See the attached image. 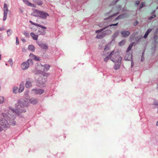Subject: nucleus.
Masks as SVG:
<instances>
[{
    "label": "nucleus",
    "instance_id": "1",
    "mask_svg": "<svg viewBox=\"0 0 158 158\" xmlns=\"http://www.w3.org/2000/svg\"><path fill=\"white\" fill-rule=\"evenodd\" d=\"M27 106V102L23 99H19L16 105V109H15V113L19 115L22 113L26 112V110L23 109V108Z\"/></svg>",
    "mask_w": 158,
    "mask_h": 158
},
{
    "label": "nucleus",
    "instance_id": "2",
    "mask_svg": "<svg viewBox=\"0 0 158 158\" xmlns=\"http://www.w3.org/2000/svg\"><path fill=\"white\" fill-rule=\"evenodd\" d=\"M122 59V57L117 55L114 60L112 59H110L113 62L115 63L114 68L115 70H117L119 68Z\"/></svg>",
    "mask_w": 158,
    "mask_h": 158
},
{
    "label": "nucleus",
    "instance_id": "3",
    "mask_svg": "<svg viewBox=\"0 0 158 158\" xmlns=\"http://www.w3.org/2000/svg\"><path fill=\"white\" fill-rule=\"evenodd\" d=\"M10 124L11 125H15V123H11L10 122L8 123L7 121L4 118L0 117V125L2 127L7 128L9 127Z\"/></svg>",
    "mask_w": 158,
    "mask_h": 158
},
{
    "label": "nucleus",
    "instance_id": "4",
    "mask_svg": "<svg viewBox=\"0 0 158 158\" xmlns=\"http://www.w3.org/2000/svg\"><path fill=\"white\" fill-rule=\"evenodd\" d=\"M35 12L37 16L42 19H46L49 16V14L45 11L36 10Z\"/></svg>",
    "mask_w": 158,
    "mask_h": 158
},
{
    "label": "nucleus",
    "instance_id": "5",
    "mask_svg": "<svg viewBox=\"0 0 158 158\" xmlns=\"http://www.w3.org/2000/svg\"><path fill=\"white\" fill-rule=\"evenodd\" d=\"M43 74L40 75V76L42 78L40 79L39 78L38 80L39 84H40L39 85L40 86H43L45 84L46 82V78L48 74L46 73H43Z\"/></svg>",
    "mask_w": 158,
    "mask_h": 158
},
{
    "label": "nucleus",
    "instance_id": "6",
    "mask_svg": "<svg viewBox=\"0 0 158 158\" xmlns=\"http://www.w3.org/2000/svg\"><path fill=\"white\" fill-rule=\"evenodd\" d=\"M33 62L32 59H28L27 61L23 62L21 65V68L23 70H25L27 69L30 64L33 65Z\"/></svg>",
    "mask_w": 158,
    "mask_h": 158
},
{
    "label": "nucleus",
    "instance_id": "7",
    "mask_svg": "<svg viewBox=\"0 0 158 158\" xmlns=\"http://www.w3.org/2000/svg\"><path fill=\"white\" fill-rule=\"evenodd\" d=\"M117 55V53L114 52V51H113L110 53L109 55L104 59V61L107 62L109 59H112L113 60L114 59Z\"/></svg>",
    "mask_w": 158,
    "mask_h": 158
},
{
    "label": "nucleus",
    "instance_id": "8",
    "mask_svg": "<svg viewBox=\"0 0 158 158\" xmlns=\"http://www.w3.org/2000/svg\"><path fill=\"white\" fill-rule=\"evenodd\" d=\"M33 82L32 80L30 78H27L26 79L25 84L26 87L27 88H30L32 86V83Z\"/></svg>",
    "mask_w": 158,
    "mask_h": 158
},
{
    "label": "nucleus",
    "instance_id": "9",
    "mask_svg": "<svg viewBox=\"0 0 158 158\" xmlns=\"http://www.w3.org/2000/svg\"><path fill=\"white\" fill-rule=\"evenodd\" d=\"M118 14V13H116L115 14H114L113 15H110V12L106 13L104 14V17L107 16L108 17L106 18H104V20H106L107 19H110L112 17L114 16H116Z\"/></svg>",
    "mask_w": 158,
    "mask_h": 158
},
{
    "label": "nucleus",
    "instance_id": "10",
    "mask_svg": "<svg viewBox=\"0 0 158 158\" xmlns=\"http://www.w3.org/2000/svg\"><path fill=\"white\" fill-rule=\"evenodd\" d=\"M32 91L34 93L39 94H43L44 92V90L42 89H32Z\"/></svg>",
    "mask_w": 158,
    "mask_h": 158
},
{
    "label": "nucleus",
    "instance_id": "11",
    "mask_svg": "<svg viewBox=\"0 0 158 158\" xmlns=\"http://www.w3.org/2000/svg\"><path fill=\"white\" fill-rule=\"evenodd\" d=\"M132 57V53H130L127 52L126 53V54L124 58V60H131Z\"/></svg>",
    "mask_w": 158,
    "mask_h": 158
},
{
    "label": "nucleus",
    "instance_id": "12",
    "mask_svg": "<svg viewBox=\"0 0 158 158\" xmlns=\"http://www.w3.org/2000/svg\"><path fill=\"white\" fill-rule=\"evenodd\" d=\"M118 23H117L115 24H110L109 26H108L106 27L103 28L102 29H101L100 30H97L95 32H96V33H98L99 32H101L103 31L104 30H105L107 27H111L112 26H116L117 25H118Z\"/></svg>",
    "mask_w": 158,
    "mask_h": 158
},
{
    "label": "nucleus",
    "instance_id": "13",
    "mask_svg": "<svg viewBox=\"0 0 158 158\" xmlns=\"http://www.w3.org/2000/svg\"><path fill=\"white\" fill-rule=\"evenodd\" d=\"M130 32L128 31H122L121 32V34H122L123 37H126L130 35Z\"/></svg>",
    "mask_w": 158,
    "mask_h": 158
},
{
    "label": "nucleus",
    "instance_id": "14",
    "mask_svg": "<svg viewBox=\"0 0 158 158\" xmlns=\"http://www.w3.org/2000/svg\"><path fill=\"white\" fill-rule=\"evenodd\" d=\"M29 56L32 59L36 61H40V59L39 57H38L32 54L31 53L29 55Z\"/></svg>",
    "mask_w": 158,
    "mask_h": 158
},
{
    "label": "nucleus",
    "instance_id": "15",
    "mask_svg": "<svg viewBox=\"0 0 158 158\" xmlns=\"http://www.w3.org/2000/svg\"><path fill=\"white\" fill-rule=\"evenodd\" d=\"M127 17V15L126 13L123 14L119 15L114 19V20H119L120 19H122L126 17Z\"/></svg>",
    "mask_w": 158,
    "mask_h": 158
},
{
    "label": "nucleus",
    "instance_id": "16",
    "mask_svg": "<svg viewBox=\"0 0 158 158\" xmlns=\"http://www.w3.org/2000/svg\"><path fill=\"white\" fill-rule=\"evenodd\" d=\"M29 22L31 24L33 25L36 26H37L40 27L42 28H44L45 29H46V27H45L42 26L40 24H38L36 23H34L31 21L30 20Z\"/></svg>",
    "mask_w": 158,
    "mask_h": 158
},
{
    "label": "nucleus",
    "instance_id": "17",
    "mask_svg": "<svg viewBox=\"0 0 158 158\" xmlns=\"http://www.w3.org/2000/svg\"><path fill=\"white\" fill-rule=\"evenodd\" d=\"M50 66L48 64H45L44 66H42V69L44 71H48L50 68Z\"/></svg>",
    "mask_w": 158,
    "mask_h": 158
},
{
    "label": "nucleus",
    "instance_id": "18",
    "mask_svg": "<svg viewBox=\"0 0 158 158\" xmlns=\"http://www.w3.org/2000/svg\"><path fill=\"white\" fill-rule=\"evenodd\" d=\"M30 103L34 104H36L38 102V100L36 98H32L30 99L29 100Z\"/></svg>",
    "mask_w": 158,
    "mask_h": 158
},
{
    "label": "nucleus",
    "instance_id": "19",
    "mask_svg": "<svg viewBox=\"0 0 158 158\" xmlns=\"http://www.w3.org/2000/svg\"><path fill=\"white\" fill-rule=\"evenodd\" d=\"M38 45L43 49H48V47L47 45L45 44L39 43L38 44Z\"/></svg>",
    "mask_w": 158,
    "mask_h": 158
},
{
    "label": "nucleus",
    "instance_id": "20",
    "mask_svg": "<svg viewBox=\"0 0 158 158\" xmlns=\"http://www.w3.org/2000/svg\"><path fill=\"white\" fill-rule=\"evenodd\" d=\"M24 86L23 83L20 84L19 88V92L21 93L24 90Z\"/></svg>",
    "mask_w": 158,
    "mask_h": 158
},
{
    "label": "nucleus",
    "instance_id": "21",
    "mask_svg": "<svg viewBox=\"0 0 158 158\" xmlns=\"http://www.w3.org/2000/svg\"><path fill=\"white\" fill-rule=\"evenodd\" d=\"M105 35L104 33H100L97 35L96 38L97 39H102L103 38Z\"/></svg>",
    "mask_w": 158,
    "mask_h": 158
},
{
    "label": "nucleus",
    "instance_id": "22",
    "mask_svg": "<svg viewBox=\"0 0 158 158\" xmlns=\"http://www.w3.org/2000/svg\"><path fill=\"white\" fill-rule=\"evenodd\" d=\"M23 1L25 2V1H26V3L28 6H31L32 7H35L36 6H35L34 5V4H32L30 2H29L27 1V0H23Z\"/></svg>",
    "mask_w": 158,
    "mask_h": 158
},
{
    "label": "nucleus",
    "instance_id": "23",
    "mask_svg": "<svg viewBox=\"0 0 158 158\" xmlns=\"http://www.w3.org/2000/svg\"><path fill=\"white\" fill-rule=\"evenodd\" d=\"M31 37L32 38L35 40H37L38 39V36L35 35L33 33H31L30 34Z\"/></svg>",
    "mask_w": 158,
    "mask_h": 158
},
{
    "label": "nucleus",
    "instance_id": "24",
    "mask_svg": "<svg viewBox=\"0 0 158 158\" xmlns=\"http://www.w3.org/2000/svg\"><path fill=\"white\" fill-rule=\"evenodd\" d=\"M28 49L29 50L33 52L35 50V47L32 45H30L28 47Z\"/></svg>",
    "mask_w": 158,
    "mask_h": 158
},
{
    "label": "nucleus",
    "instance_id": "25",
    "mask_svg": "<svg viewBox=\"0 0 158 158\" xmlns=\"http://www.w3.org/2000/svg\"><path fill=\"white\" fill-rule=\"evenodd\" d=\"M3 11L10 12V10H9L8 9L7 5L6 4H4L3 7Z\"/></svg>",
    "mask_w": 158,
    "mask_h": 158
},
{
    "label": "nucleus",
    "instance_id": "26",
    "mask_svg": "<svg viewBox=\"0 0 158 158\" xmlns=\"http://www.w3.org/2000/svg\"><path fill=\"white\" fill-rule=\"evenodd\" d=\"M4 14H3V21H5L6 19L7 18V14L8 12V11H3Z\"/></svg>",
    "mask_w": 158,
    "mask_h": 158
},
{
    "label": "nucleus",
    "instance_id": "27",
    "mask_svg": "<svg viewBox=\"0 0 158 158\" xmlns=\"http://www.w3.org/2000/svg\"><path fill=\"white\" fill-rule=\"evenodd\" d=\"M34 2L37 5H41L43 4L42 2L40 0H37V1H35Z\"/></svg>",
    "mask_w": 158,
    "mask_h": 158
},
{
    "label": "nucleus",
    "instance_id": "28",
    "mask_svg": "<svg viewBox=\"0 0 158 158\" xmlns=\"http://www.w3.org/2000/svg\"><path fill=\"white\" fill-rule=\"evenodd\" d=\"M132 46H133V44H130L128 46V47L127 49L126 52H128L131 49Z\"/></svg>",
    "mask_w": 158,
    "mask_h": 158
},
{
    "label": "nucleus",
    "instance_id": "29",
    "mask_svg": "<svg viewBox=\"0 0 158 158\" xmlns=\"http://www.w3.org/2000/svg\"><path fill=\"white\" fill-rule=\"evenodd\" d=\"M7 33L8 35H10L12 33V31L11 29L8 30L7 31Z\"/></svg>",
    "mask_w": 158,
    "mask_h": 158
},
{
    "label": "nucleus",
    "instance_id": "30",
    "mask_svg": "<svg viewBox=\"0 0 158 158\" xmlns=\"http://www.w3.org/2000/svg\"><path fill=\"white\" fill-rule=\"evenodd\" d=\"M125 43V40H123L119 43V45L120 46H122Z\"/></svg>",
    "mask_w": 158,
    "mask_h": 158
},
{
    "label": "nucleus",
    "instance_id": "31",
    "mask_svg": "<svg viewBox=\"0 0 158 158\" xmlns=\"http://www.w3.org/2000/svg\"><path fill=\"white\" fill-rule=\"evenodd\" d=\"M4 102V98L3 97L0 96V104H2Z\"/></svg>",
    "mask_w": 158,
    "mask_h": 158
},
{
    "label": "nucleus",
    "instance_id": "32",
    "mask_svg": "<svg viewBox=\"0 0 158 158\" xmlns=\"http://www.w3.org/2000/svg\"><path fill=\"white\" fill-rule=\"evenodd\" d=\"M23 34L26 37H29V33L28 32H27V31H25L23 32Z\"/></svg>",
    "mask_w": 158,
    "mask_h": 158
},
{
    "label": "nucleus",
    "instance_id": "33",
    "mask_svg": "<svg viewBox=\"0 0 158 158\" xmlns=\"http://www.w3.org/2000/svg\"><path fill=\"white\" fill-rule=\"evenodd\" d=\"M18 87H14L13 88V92L15 93H16V91H17Z\"/></svg>",
    "mask_w": 158,
    "mask_h": 158
},
{
    "label": "nucleus",
    "instance_id": "34",
    "mask_svg": "<svg viewBox=\"0 0 158 158\" xmlns=\"http://www.w3.org/2000/svg\"><path fill=\"white\" fill-rule=\"evenodd\" d=\"M145 3L143 2H142L139 6V9H141L143 6L144 5Z\"/></svg>",
    "mask_w": 158,
    "mask_h": 158
},
{
    "label": "nucleus",
    "instance_id": "35",
    "mask_svg": "<svg viewBox=\"0 0 158 158\" xmlns=\"http://www.w3.org/2000/svg\"><path fill=\"white\" fill-rule=\"evenodd\" d=\"M16 45H18L19 44V39H18V37H16Z\"/></svg>",
    "mask_w": 158,
    "mask_h": 158
},
{
    "label": "nucleus",
    "instance_id": "36",
    "mask_svg": "<svg viewBox=\"0 0 158 158\" xmlns=\"http://www.w3.org/2000/svg\"><path fill=\"white\" fill-rule=\"evenodd\" d=\"M149 33L148 32H146L145 34L144 35L143 38H146L148 35Z\"/></svg>",
    "mask_w": 158,
    "mask_h": 158
},
{
    "label": "nucleus",
    "instance_id": "37",
    "mask_svg": "<svg viewBox=\"0 0 158 158\" xmlns=\"http://www.w3.org/2000/svg\"><path fill=\"white\" fill-rule=\"evenodd\" d=\"M9 62L10 64V65H12V64H13L12 63L13 61H12V59H10L9 60Z\"/></svg>",
    "mask_w": 158,
    "mask_h": 158
},
{
    "label": "nucleus",
    "instance_id": "38",
    "mask_svg": "<svg viewBox=\"0 0 158 158\" xmlns=\"http://www.w3.org/2000/svg\"><path fill=\"white\" fill-rule=\"evenodd\" d=\"M156 17V15H153L150 18H149V20H151L152 19L155 18Z\"/></svg>",
    "mask_w": 158,
    "mask_h": 158
},
{
    "label": "nucleus",
    "instance_id": "39",
    "mask_svg": "<svg viewBox=\"0 0 158 158\" xmlns=\"http://www.w3.org/2000/svg\"><path fill=\"white\" fill-rule=\"evenodd\" d=\"M118 34V32H115L114 35V37H116V36H117Z\"/></svg>",
    "mask_w": 158,
    "mask_h": 158
},
{
    "label": "nucleus",
    "instance_id": "40",
    "mask_svg": "<svg viewBox=\"0 0 158 158\" xmlns=\"http://www.w3.org/2000/svg\"><path fill=\"white\" fill-rule=\"evenodd\" d=\"M140 3V2L139 1H137L135 2V4L138 6Z\"/></svg>",
    "mask_w": 158,
    "mask_h": 158
},
{
    "label": "nucleus",
    "instance_id": "41",
    "mask_svg": "<svg viewBox=\"0 0 158 158\" xmlns=\"http://www.w3.org/2000/svg\"><path fill=\"white\" fill-rule=\"evenodd\" d=\"M152 29H148L146 32H148V33L149 34V33L152 31Z\"/></svg>",
    "mask_w": 158,
    "mask_h": 158
},
{
    "label": "nucleus",
    "instance_id": "42",
    "mask_svg": "<svg viewBox=\"0 0 158 158\" xmlns=\"http://www.w3.org/2000/svg\"><path fill=\"white\" fill-rule=\"evenodd\" d=\"M138 22L137 21H136V22L134 23V25L136 26L138 24Z\"/></svg>",
    "mask_w": 158,
    "mask_h": 158
},
{
    "label": "nucleus",
    "instance_id": "43",
    "mask_svg": "<svg viewBox=\"0 0 158 158\" xmlns=\"http://www.w3.org/2000/svg\"><path fill=\"white\" fill-rule=\"evenodd\" d=\"M134 64V63H133V62L132 61H131V68H132L133 66V65Z\"/></svg>",
    "mask_w": 158,
    "mask_h": 158
},
{
    "label": "nucleus",
    "instance_id": "44",
    "mask_svg": "<svg viewBox=\"0 0 158 158\" xmlns=\"http://www.w3.org/2000/svg\"><path fill=\"white\" fill-rule=\"evenodd\" d=\"M2 30H3L2 28L0 27V31H2Z\"/></svg>",
    "mask_w": 158,
    "mask_h": 158
},
{
    "label": "nucleus",
    "instance_id": "45",
    "mask_svg": "<svg viewBox=\"0 0 158 158\" xmlns=\"http://www.w3.org/2000/svg\"><path fill=\"white\" fill-rule=\"evenodd\" d=\"M156 125L157 126H158V121H157V122L156 123Z\"/></svg>",
    "mask_w": 158,
    "mask_h": 158
},
{
    "label": "nucleus",
    "instance_id": "46",
    "mask_svg": "<svg viewBox=\"0 0 158 158\" xmlns=\"http://www.w3.org/2000/svg\"><path fill=\"white\" fill-rule=\"evenodd\" d=\"M155 11H153L152 13H154L155 12Z\"/></svg>",
    "mask_w": 158,
    "mask_h": 158
},
{
    "label": "nucleus",
    "instance_id": "47",
    "mask_svg": "<svg viewBox=\"0 0 158 158\" xmlns=\"http://www.w3.org/2000/svg\"><path fill=\"white\" fill-rule=\"evenodd\" d=\"M1 55L0 54V60L1 59Z\"/></svg>",
    "mask_w": 158,
    "mask_h": 158
},
{
    "label": "nucleus",
    "instance_id": "48",
    "mask_svg": "<svg viewBox=\"0 0 158 158\" xmlns=\"http://www.w3.org/2000/svg\"><path fill=\"white\" fill-rule=\"evenodd\" d=\"M157 88H158V84L157 85Z\"/></svg>",
    "mask_w": 158,
    "mask_h": 158
},
{
    "label": "nucleus",
    "instance_id": "49",
    "mask_svg": "<svg viewBox=\"0 0 158 158\" xmlns=\"http://www.w3.org/2000/svg\"><path fill=\"white\" fill-rule=\"evenodd\" d=\"M106 48H105V49H104L105 50H106Z\"/></svg>",
    "mask_w": 158,
    "mask_h": 158
},
{
    "label": "nucleus",
    "instance_id": "50",
    "mask_svg": "<svg viewBox=\"0 0 158 158\" xmlns=\"http://www.w3.org/2000/svg\"><path fill=\"white\" fill-rule=\"evenodd\" d=\"M118 10L119 11H120V9H119V8H118Z\"/></svg>",
    "mask_w": 158,
    "mask_h": 158
},
{
    "label": "nucleus",
    "instance_id": "51",
    "mask_svg": "<svg viewBox=\"0 0 158 158\" xmlns=\"http://www.w3.org/2000/svg\"><path fill=\"white\" fill-rule=\"evenodd\" d=\"M117 1H116V2H115V3H116V2H117Z\"/></svg>",
    "mask_w": 158,
    "mask_h": 158
},
{
    "label": "nucleus",
    "instance_id": "52",
    "mask_svg": "<svg viewBox=\"0 0 158 158\" xmlns=\"http://www.w3.org/2000/svg\"><path fill=\"white\" fill-rule=\"evenodd\" d=\"M158 8V6L157 7V9Z\"/></svg>",
    "mask_w": 158,
    "mask_h": 158
}]
</instances>
